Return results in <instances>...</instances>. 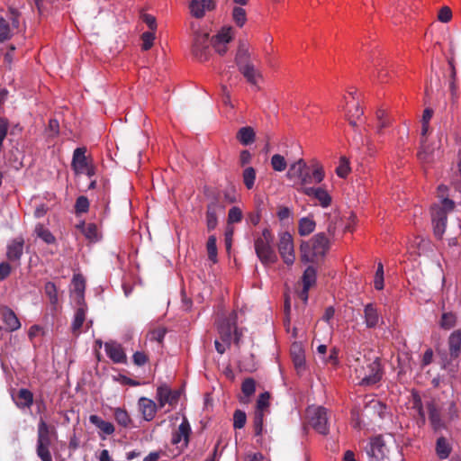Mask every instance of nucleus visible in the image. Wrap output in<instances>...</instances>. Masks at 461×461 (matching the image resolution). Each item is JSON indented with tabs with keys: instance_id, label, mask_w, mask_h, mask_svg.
Listing matches in <instances>:
<instances>
[{
	"instance_id": "obj_1",
	"label": "nucleus",
	"mask_w": 461,
	"mask_h": 461,
	"mask_svg": "<svg viewBox=\"0 0 461 461\" xmlns=\"http://www.w3.org/2000/svg\"><path fill=\"white\" fill-rule=\"evenodd\" d=\"M352 355L355 364L354 366L356 377L359 380L360 385H373L382 379L381 363L378 357L375 359L361 357V354Z\"/></svg>"
},
{
	"instance_id": "obj_2",
	"label": "nucleus",
	"mask_w": 461,
	"mask_h": 461,
	"mask_svg": "<svg viewBox=\"0 0 461 461\" xmlns=\"http://www.w3.org/2000/svg\"><path fill=\"white\" fill-rule=\"evenodd\" d=\"M274 236L268 228H265L262 235L255 240V252L264 266L274 264L277 261V255L272 247Z\"/></svg>"
},
{
	"instance_id": "obj_3",
	"label": "nucleus",
	"mask_w": 461,
	"mask_h": 461,
	"mask_svg": "<svg viewBox=\"0 0 461 461\" xmlns=\"http://www.w3.org/2000/svg\"><path fill=\"white\" fill-rule=\"evenodd\" d=\"M56 435L54 427H50L41 419L38 424L36 453L41 461H53L50 451L52 436Z\"/></svg>"
},
{
	"instance_id": "obj_4",
	"label": "nucleus",
	"mask_w": 461,
	"mask_h": 461,
	"mask_svg": "<svg viewBox=\"0 0 461 461\" xmlns=\"http://www.w3.org/2000/svg\"><path fill=\"white\" fill-rule=\"evenodd\" d=\"M455 203L448 199L444 198L442 201V206L434 205L431 208V218L434 235L437 239L441 240L447 227V212L454 209Z\"/></svg>"
},
{
	"instance_id": "obj_5",
	"label": "nucleus",
	"mask_w": 461,
	"mask_h": 461,
	"mask_svg": "<svg viewBox=\"0 0 461 461\" xmlns=\"http://www.w3.org/2000/svg\"><path fill=\"white\" fill-rule=\"evenodd\" d=\"M310 425L320 434L328 435L330 429L328 425L327 409L321 406L312 407L307 410Z\"/></svg>"
},
{
	"instance_id": "obj_6",
	"label": "nucleus",
	"mask_w": 461,
	"mask_h": 461,
	"mask_svg": "<svg viewBox=\"0 0 461 461\" xmlns=\"http://www.w3.org/2000/svg\"><path fill=\"white\" fill-rule=\"evenodd\" d=\"M192 54L200 62L208 60L210 56L209 33L195 32L192 45Z\"/></svg>"
},
{
	"instance_id": "obj_7",
	"label": "nucleus",
	"mask_w": 461,
	"mask_h": 461,
	"mask_svg": "<svg viewBox=\"0 0 461 461\" xmlns=\"http://www.w3.org/2000/svg\"><path fill=\"white\" fill-rule=\"evenodd\" d=\"M277 248L284 262L287 266L293 265L295 256L293 237L289 232L285 231L279 234Z\"/></svg>"
},
{
	"instance_id": "obj_8",
	"label": "nucleus",
	"mask_w": 461,
	"mask_h": 461,
	"mask_svg": "<svg viewBox=\"0 0 461 461\" xmlns=\"http://www.w3.org/2000/svg\"><path fill=\"white\" fill-rule=\"evenodd\" d=\"M366 453L371 461H381L387 457L389 447L382 436H376L371 439Z\"/></svg>"
},
{
	"instance_id": "obj_9",
	"label": "nucleus",
	"mask_w": 461,
	"mask_h": 461,
	"mask_svg": "<svg viewBox=\"0 0 461 461\" xmlns=\"http://www.w3.org/2000/svg\"><path fill=\"white\" fill-rule=\"evenodd\" d=\"M233 33L231 27L222 28L215 36L211 40V44L215 51L223 56L227 50V44L232 40Z\"/></svg>"
},
{
	"instance_id": "obj_10",
	"label": "nucleus",
	"mask_w": 461,
	"mask_h": 461,
	"mask_svg": "<svg viewBox=\"0 0 461 461\" xmlns=\"http://www.w3.org/2000/svg\"><path fill=\"white\" fill-rule=\"evenodd\" d=\"M191 432L192 429L190 423L187 418L184 417L177 429L173 432L171 443L173 445H178L181 443L182 447H186L189 443Z\"/></svg>"
},
{
	"instance_id": "obj_11",
	"label": "nucleus",
	"mask_w": 461,
	"mask_h": 461,
	"mask_svg": "<svg viewBox=\"0 0 461 461\" xmlns=\"http://www.w3.org/2000/svg\"><path fill=\"white\" fill-rule=\"evenodd\" d=\"M324 176L323 167L316 164L312 171L310 167H307L305 171L303 172V176L300 177L299 181L302 187H304L309 184H320L324 179Z\"/></svg>"
},
{
	"instance_id": "obj_12",
	"label": "nucleus",
	"mask_w": 461,
	"mask_h": 461,
	"mask_svg": "<svg viewBox=\"0 0 461 461\" xmlns=\"http://www.w3.org/2000/svg\"><path fill=\"white\" fill-rule=\"evenodd\" d=\"M299 191L307 196L313 197L318 200L321 206L323 208L330 206L331 203V196L325 189L321 187L304 186L301 187Z\"/></svg>"
},
{
	"instance_id": "obj_13",
	"label": "nucleus",
	"mask_w": 461,
	"mask_h": 461,
	"mask_svg": "<svg viewBox=\"0 0 461 461\" xmlns=\"http://www.w3.org/2000/svg\"><path fill=\"white\" fill-rule=\"evenodd\" d=\"M104 350L108 357L114 363L125 364L127 357L121 344L110 341L104 344Z\"/></svg>"
},
{
	"instance_id": "obj_14",
	"label": "nucleus",
	"mask_w": 461,
	"mask_h": 461,
	"mask_svg": "<svg viewBox=\"0 0 461 461\" xmlns=\"http://www.w3.org/2000/svg\"><path fill=\"white\" fill-rule=\"evenodd\" d=\"M364 321L367 329H375L380 322H383V318L375 304L370 303L365 305Z\"/></svg>"
},
{
	"instance_id": "obj_15",
	"label": "nucleus",
	"mask_w": 461,
	"mask_h": 461,
	"mask_svg": "<svg viewBox=\"0 0 461 461\" xmlns=\"http://www.w3.org/2000/svg\"><path fill=\"white\" fill-rule=\"evenodd\" d=\"M24 240L22 237L15 238L7 245L6 258L9 261L20 264L23 254Z\"/></svg>"
},
{
	"instance_id": "obj_16",
	"label": "nucleus",
	"mask_w": 461,
	"mask_h": 461,
	"mask_svg": "<svg viewBox=\"0 0 461 461\" xmlns=\"http://www.w3.org/2000/svg\"><path fill=\"white\" fill-rule=\"evenodd\" d=\"M86 152V149L84 147L77 148L74 150L71 167L76 174H84L85 169L89 165Z\"/></svg>"
},
{
	"instance_id": "obj_17",
	"label": "nucleus",
	"mask_w": 461,
	"mask_h": 461,
	"mask_svg": "<svg viewBox=\"0 0 461 461\" xmlns=\"http://www.w3.org/2000/svg\"><path fill=\"white\" fill-rule=\"evenodd\" d=\"M73 285V297L76 304H84L85 301V289L86 280L80 274H76L72 278Z\"/></svg>"
},
{
	"instance_id": "obj_18",
	"label": "nucleus",
	"mask_w": 461,
	"mask_h": 461,
	"mask_svg": "<svg viewBox=\"0 0 461 461\" xmlns=\"http://www.w3.org/2000/svg\"><path fill=\"white\" fill-rule=\"evenodd\" d=\"M312 249L314 256H324L330 248V240L324 232L315 234L312 240Z\"/></svg>"
},
{
	"instance_id": "obj_19",
	"label": "nucleus",
	"mask_w": 461,
	"mask_h": 461,
	"mask_svg": "<svg viewBox=\"0 0 461 461\" xmlns=\"http://www.w3.org/2000/svg\"><path fill=\"white\" fill-rule=\"evenodd\" d=\"M157 396L161 406H164L166 403L173 405L177 402L179 393L176 391H172L167 385L163 384L158 387Z\"/></svg>"
},
{
	"instance_id": "obj_20",
	"label": "nucleus",
	"mask_w": 461,
	"mask_h": 461,
	"mask_svg": "<svg viewBox=\"0 0 461 461\" xmlns=\"http://www.w3.org/2000/svg\"><path fill=\"white\" fill-rule=\"evenodd\" d=\"M252 63L251 55L249 52V45L245 41H240L238 50L235 55V64L238 69L246 67Z\"/></svg>"
},
{
	"instance_id": "obj_21",
	"label": "nucleus",
	"mask_w": 461,
	"mask_h": 461,
	"mask_svg": "<svg viewBox=\"0 0 461 461\" xmlns=\"http://www.w3.org/2000/svg\"><path fill=\"white\" fill-rule=\"evenodd\" d=\"M236 326V313H232L229 318L224 320L219 326V332L221 334V339L224 342H227L229 345L230 343V340L232 339V333L234 330V327Z\"/></svg>"
},
{
	"instance_id": "obj_22",
	"label": "nucleus",
	"mask_w": 461,
	"mask_h": 461,
	"mask_svg": "<svg viewBox=\"0 0 461 461\" xmlns=\"http://www.w3.org/2000/svg\"><path fill=\"white\" fill-rule=\"evenodd\" d=\"M89 421L100 430L99 436L102 438H105V436L112 435L115 430V428L112 422L104 420L98 415H90Z\"/></svg>"
},
{
	"instance_id": "obj_23",
	"label": "nucleus",
	"mask_w": 461,
	"mask_h": 461,
	"mask_svg": "<svg viewBox=\"0 0 461 461\" xmlns=\"http://www.w3.org/2000/svg\"><path fill=\"white\" fill-rule=\"evenodd\" d=\"M429 123H421V140H420V149L417 156L418 158L424 163H430L433 160L432 151L429 147L425 146V137L429 131Z\"/></svg>"
},
{
	"instance_id": "obj_24",
	"label": "nucleus",
	"mask_w": 461,
	"mask_h": 461,
	"mask_svg": "<svg viewBox=\"0 0 461 461\" xmlns=\"http://www.w3.org/2000/svg\"><path fill=\"white\" fill-rule=\"evenodd\" d=\"M77 308L75 312L74 319L71 324L72 333L76 336H77L81 331V328L86 321V315L87 311L86 303L77 304Z\"/></svg>"
},
{
	"instance_id": "obj_25",
	"label": "nucleus",
	"mask_w": 461,
	"mask_h": 461,
	"mask_svg": "<svg viewBox=\"0 0 461 461\" xmlns=\"http://www.w3.org/2000/svg\"><path fill=\"white\" fill-rule=\"evenodd\" d=\"M1 315L2 320L6 325L8 330L15 331L21 328V322L11 308L7 306L3 307L1 310Z\"/></svg>"
},
{
	"instance_id": "obj_26",
	"label": "nucleus",
	"mask_w": 461,
	"mask_h": 461,
	"mask_svg": "<svg viewBox=\"0 0 461 461\" xmlns=\"http://www.w3.org/2000/svg\"><path fill=\"white\" fill-rule=\"evenodd\" d=\"M13 398L19 409L30 408L33 404V393L26 388H21Z\"/></svg>"
},
{
	"instance_id": "obj_27",
	"label": "nucleus",
	"mask_w": 461,
	"mask_h": 461,
	"mask_svg": "<svg viewBox=\"0 0 461 461\" xmlns=\"http://www.w3.org/2000/svg\"><path fill=\"white\" fill-rule=\"evenodd\" d=\"M447 344L450 357H458L461 351V330H456L449 335Z\"/></svg>"
},
{
	"instance_id": "obj_28",
	"label": "nucleus",
	"mask_w": 461,
	"mask_h": 461,
	"mask_svg": "<svg viewBox=\"0 0 461 461\" xmlns=\"http://www.w3.org/2000/svg\"><path fill=\"white\" fill-rule=\"evenodd\" d=\"M427 408L429 411V419L432 428L435 430H439L445 428V423L441 419L440 411L438 409L436 404L433 402H429L427 404Z\"/></svg>"
},
{
	"instance_id": "obj_29",
	"label": "nucleus",
	"mask_w": 461,
	"mask_h": 461,
	"mask_svg": "<svg viewBox=\"0 0 461 461\" xmlns=\"http://www.w3.org/2000/svg\"><path fill=\"white\" fill-rule=\"evenodd\" d=\"M257 382L252 377H247L241 384L242 396L240 397V402L242 403H249L250 397L256 392Z\"/></svg>"
},
{
	"instance_id": "obj_30",
	"label": "nucleus",
	"mask_w": 461,
	"mask_h": 461,
	"mask_svg": "<svg viewBox=\"0 0 461 461\" xmlns=\"http://www.w3.org/2000/svg\"><path fill=\"white\" fill-rule=\"evenodd\" d=\"M376 118V133L381 135L384 133V130L390 127L392 124V118L384 109H378L375 113Z\"/></svg>"
},
{
	"instance_id": "obj_31",
	"label": "nucleus",
	"mask_w": 461,
	"mask_h": 461,
	"mask_svg": "<svg viewBox=\"0 0 461 461\" xmlns=\"http://www.w3.org/2000/svg\"><path fill=\"white\" fill-rule=\"evenodd\" d=\"M140 408L141 410L143 418L146 420H151L157 412V407L152 400L142 397L139 401Z\"/></svg>"
},
{
	"instance_id": "obj_32",
	"label": "nucleus",
	"mask_w": 461,
	"mask_h": 461,
	"mask_svg": "<svg viewBox=\"0 0 461 461\" xmlns=\"http://www.w3.org/2000/svg\"><path fill=\"white\" fill-rule=\"evenodd\" d=\"M239 71L246 78L248 83L252 86H256L258 84V78L261 77L260 72L256 68L253 62L244 68H241Z\"/></svg>"
},
{
	"instance_id": "obj_33",
	"label": "nucleus",
	"mask_w": 461,
	"mask_h": 461,
	"mask_svg": "<svg viewBox=\"0 0 461 461\" xmlns=\"http://www.w3.org/2000/svg\"><path fill=\"white\" fill-rule=\"evenodd\" d=\"M307 167L308 166L306 165L305 161L303 158H300L290 166L286 176L289 179H300V177L303 176V172L305 171Z\"/></svg>"
},
{
	"instance_id": "obj_34",
	"label": "nucleus",
	"mask_w": 461,
	"mask_h": 461,
	"mask_svg": "<svg viewBox=\"0 0 461 461\" xmlns=\"http://www.w3.org/2000/svg\"><path fill=\"white\" fill-rule=\"evenodd\" d=\"M237 139L242 145L248 146L254 142L255 131L249 126L242 127L237 132Z\"/></svg>"
},
{
	"instance_id": "obj_35",
	"label": "nucleus",
	"mask_w": 461,
	"mask_h": 461,
	"mask_svg": "<svg viewBox=\"0 0 461 461\" xmlns=\"http://www.w3.org/2000/svg\"><path fill=\"white\" fill-rule=\"evenodd\" d=\"M216 203H211L207 205V210L205 213L206 217V226L209 231L214 230L217 226L218 220L216 214Z\"/></svg>"
},
{
	"instance_id": "obj_36",
	"label": "nucleus",
	"mask_w": 461,
	"mask_h": 461,
	"mask_svg": "<svg viewBox=\"0 0 461 461\" xmlns=\"http://www.w3.org/2000/svg\"><path fill=\"white\" fill-rule=\"evenodd\" d=\"M113 416L116 422L123 428H129L132 423V420L125 409L115 408L113 410Z\"/></svg>"
},
{
	"instance_id": "obj_37",
	"label": "nucleus",
	"mask_w": 461,
	"mask_h": 461,
	"mask_svg": "<svg viewBox=\"0 0 461 461\" xmlns=\"http://www.w3.org/2000/svg\"><path fill=\"white\" fill-rule=\"evenodd\" d=\"M35 234L38 238L42 240L47 244H54L56 242L55 236L50 232V230L45 228L42 224L38 223L34 230Z\"/></svg>"
},
{
	"instance_id": "obj_38",
	"label": "nucleus",
	"mask_w": 461,
	"mask_h": 461,
	"mask_svg": "<svg viewBox=\"0 0 461 461\" xmlns=\"http://www.w3.org/2000/svg\"><path fill=\"white\" fill-rule=\"evenodd\" d=\"M44 292L53 309H56L59 303L58 289L56 285L53 282H47L44 285Z\"/></svg>"
},
{
	"instance_id": "obj_39",
	"label": "nucleus",
	"mask_w": 461,
	"mask_h": 461,
	"mask_svg": "<svg viewBox=\"0 0 461 461\" xmlns=\"http://www.w3.org/2000/svg\"><path fill=\"white\" fill-rule=\"evenodd\" d=\"M316 269L312 266H309L303 272L302 276L303 286L310 289L316 283Z\"/></svg>"
},
{
	"instance_id": "obj_40",
	"label": "nucleus",
	"mask_w": 461,
	"mask_h": 461,
	"mask_svg": "<svg viewBox=\"0 0 461 461\" xmlns=\"http://www.w3.org/2000/svg\"><path fill=\"white\" fill-rule=\"evenodd\" d=\"M315 221L308 217L302 218L298 224V232L301 236L311 234L315 229Z\"/></svg>"
},
{
	"instance_id": "obj_41",
	"label": "nucleus",
	"mask_w": 461,
	"mask_h": 461,
	"mask_svg": "<svg viewBox=\"0 0 461 461\" xmlns=\"http://www.w3.org/2000/svg\"><path fill=\"white\" fill-rule=\"evenodd\" d=\"M80 227L82 228V232L88 240L95 242L99 240V231L95 223H82V226Z\"/></svg>"
},
{
	"instance_id": "obj_42",
	"label": "nucleus",
	"mask_w": 461,
	"mask_h": 461,
	"mask_svg": "<svg viewBox=\"0 0 461 461\" xmlns=\"http://www.w3.org/2000/svg\"><path fill=\"white\" fill-rule=\"evenodd\" d=\"M436 451L439 458L446 459L448 457L451 447L444 437H440L437 439Z\"/></svg>"
},
{
	"instance_id": "obj_43",
	"label": "nucleus",
	"mask_w": 461,
	"mask_h": 461,
	"mask_svg": "<svg viewBox=\"0 0 461 461\" xmlns=\"http://www.w3.org/2000/svg\"><path fill=\"white\" fill-rule=\"evenodd\" d=\"M232 19L238 27H243L247 22V13L245 9L241 6L233 7Z\"/></svg>"
},
{
	"instance_id": "obj_44",
	"label": "nucleus",
	"mask_w": 461,
	"mask_h": 461,
	"mask_svg": "<svg viewBox=\"0 0 461 461\" xmlns=\"http://www.w3.org/2000/svg\"><path fill=\"white\" fill-rule=\"evenodd\" d=\"M301 251V260L307 263L313 260L316 257L313 255V250L312 249L311 241H303L300 246Z\"/></svg>"
},
{
	"instance_id": "obj_45",
	"label": "nucleus",
	"mask_w": 461,
	"mask_h": 461,
	"mask_svg": "<svg viewBox=\"0 0 461 461\" xmlns=\"http://www.w3.org/2000/svg\"><path fill=\"white\" fill-rule=\"evenodd\" d=\"M265 413L261 411H255L253 419V429L256 437L261 436L264 429Z\"/></svg>"
},
{
	"instance_id": "obj_46",
	"label": "nucleus",
	"mask_w": 461,
	"mask_h": 461,
	"mask_svg": "<svg viewBox=\"0 0 461 461\" xmlns=\"http://www.w3.org/2000/svg\"><path fill=\"white\" fill-rule=\"evenodd\" d=\"M216 237L215 235H211L208 238L207 243H206V249L208 254V258L212 262H217V246H216Z\"/></svg>"
},
{
	"instance_id": "obj_47",
	"label": "nucleus",
	"mask_w": 461,
	"mask_h": 461,
	"mask_svg": "<svg viewBox=\"0 0 461 461\" xmlns=\"http://www.w3.org/2000/svg\"><path fill=\"white\" fill-rule=\"evenodd\" d=\"M456 316L453 312H444L441 315V319L439 321L440 328L444 330H450L456 326Z\"/></svg>"
},
{
	"instance_id": "obj_48",
	"label": "nucleus",
	"mask_w": 461,
	"mask_h": 461,
	"mask_svg": "<svg viewBox=\"0 0 461 461\" xmlns=\"http://www.w3.org/2000/svg\"><path fill=\"white\" fill-rule=\"evenodd\" d=\"M243 182L248 189H252L256 180V170L252 167H249L243 171Z\"/></svg>"
},
{
	"instance_id": "obj_49",
	"label": "nucleus",
	"mask_w": 461,
	"mask_h": 461,
	"mask_svg": "<svg viewBox=\"0 0 461 461\" xmlns=\"http://www.w3.org/2000/svg\"><path fill=\"white\" fill-rule=\"evenodd\" d=\"M292 357L294 366L296 369H301L304 366V355L302 348L298 346H294L292 349Z\"/></svg>"
},
{
	"instance_id": "obj_50",
	"label": "nucleus",
	"mask_w": 461,
	"mask_h": 461,
	"mask_svg": "<svg viewBox=\"0 0 461 461\" xmlns=\"http://www.w3.org/2000/svg\"><path fill=\"white\" fill-rule=\"evenodd\" d=\"M12 37V32L9 25V23L0 17V42H5L10 40Z\"/></svg>"
},
{
	"instance_id": "obj_51",
	"label": "nucleus",
	"mask_w": 461,
	"mask_h": 461,
	"mask_svg": "<svg viewBox=\"0 0 461 461\" xmlns=\"http://www.w3.org/2000/svg\"><path fill=\"white\" fill-rule=\"evenodd\" d=\"M271 166L275 171L282 172L286 168L287 164L282 155L275 154L271 158Z\"/></svg>"
},
{
	"instance_id": "obj_52",
	"label": "nucleus",
	"mask_w": 461,
	"mask_h": 461,
	"mask_svg": "<svg viewBox=\"0 0 461 461\" xmlns=\"http://www.w3.org/2000/svg\"><path fill=\"white\" fill-rule=\"evenodd\" d=\"M189 9L193 16L195 18H203L205 14V10L201 5V2L199 0H192L189 3Z\"/></svg>"
},
{
	"instance_id": "obj_53",
	"label": "nucleus",
	"mask_w": 461,
	"mask_h": 461,
	"mask_svg": "<svg viewBox=\"0 0 461 461\" xmlns=\"http://www.w3.org/2000/svg\"><path fill=\"white\" fill-rule=\"evenodd\" d=\"M247 421V415L245 411L241 410H236L233 413V427L234 429H242L244 428Z\"/></svg>"
},
{
	"instance_id": "obj_54",
	"label": "nucleus",
	"mask_w": 461,
	"mask_h": 461,
	"mask_svg": "<svg viewBox=\"0 0 461 461\" xmlns=\"http://www.w3.org/2000/svg\"><path fill=\"white\" fill-rule=\"evenodd\" d=\"M269 399H270V393L268 392H264L259 394L257 404H256V411H261L262 412L265 411L266 409L269 406Z\"/></svg>"
},
{
	"instance_id": "obj_55",
	"label": "nucleus",
	"mask_w": 461,
	"mask_h": 461,
	"mask_svg": "<svg viewBox=\"0 0 461 461\" xmlns=\"http://www.w3.org/2000/svg\"><path fill=\"white\" fill-rule=\"evenodd\" d=\"M89 209V201L87 197L81 195L77 197L75 203V211L77 214L86 212Z\"/></svg>"
},
{
	"instance_id": "obj_56",
	"label": "nucleus",
	"mask_w": 461,
	"mask_h": 461,
	"mask_svg": "<svg viewBox=\"0 0 461 461\" xmlns=\"http://www.w3.org/2000/svg\"><path fill=\"white\" fill-rule=\"evenodd\" d=\"M167 329L164 327H158L149 332V339L151 341H157L159 344L163 342L165 335L167 334Z\"/></svg>"
},
{
	"instance_id": "obj_57",
	"label": "nucleus",
	"mask_w": 461,
	"mask_h": 461,
	"mask_svg": "<svg viewBox=\"0 0 461 461\" xmlns=\"http://www.w3.org/2000/svg\"><path fill=\"white\" fill-rule=\"evenodd\" d=\"M367 409H371L374 411L377 412L380 418H384V412L386 410V406L378 400H372L367 405Z\"/></svg>"
},
{
	"instance_id": "obj_58",
	"label": "nucleus",
	"mask_w": 461,
	"mask_h": 461,
	"mask_svg": "<svg viewBox=\"0 0 461 461\" xmlns=\"http://www.w3.org/2000/svg\"><path fill=\"white\" fill-rule=\"evenodd\" d=\"M242 217V211L239 207H231L228 212V223L240 222L241 221Z\"/></svg>"
},
{
	"instance_id": "obj_59",
	"label": "nucleus",
	"mask_w": 461,
	"mask_h": 461,
	"mask_svg": "<svg viewBox=\"0 0 461 461\" xmlns=\"http://www.w3.org/2000/svg\"><path fill=\"white\" fill-rule=\"evenodd\" d=\"M142 50H149L152 46L155 40L154 32H145L141 34Z\"/></svg>"
},
{
	"instance_id": "obj_60",
	"label": "nucleus",
	"mask_w": 461,
	"mask_h": 461,
	"mask_svg": "<svg viewBox=\"0 0 461 461\" xmlns=\"http://www.w3.org/2000/svg\"><path fill=\"white\" fill-rule=\"evenodd\" d=\"M350 171L348 161L346 158H341L339 167L336 168V173L339 177L345 178Z\"/></svg>"
},
{
	"instance_id": "obj_61",
	"label": "nucleus",
	"mask_w": 461,
	"mask_h": 461,
	"mask_svg": "<svg viewBox=\"0 0 461 461\" xmlns=\"http://www.w3.org/2000/svg\"><path fill=\"white\" fill-rule=\"evenodd\" d=\"M412 409L416 410L417 413L421 417L422 420L425 419L421 399L417 393H412Z\"/></svg>"
},
{
	"instance_id": "obj_62",
	"label": "nucleus",
	"mask_w": 461,
	"mask_h": 461,
	"mask_svg": "<svg viewBox=\"0 0 461 461\" xmlns=\"http://www.w3.org/2000/svg\"><path fill=\"white\" fill-rule=\"evenodd\" d=\"M9 128V122L8 120L5 118L0 119V153L3 149V143L5 139L6 138L7 132Z\"/></svg>"
},
{
	"instance_id": "obj_63",
	"label": "nucleus",
	"mask_w": 461,
	"mask_h": 461,
	"mask_svg": "<svg viewBox=\"0 0 461 461\" xmlns=\"http://www.w3.org/2000/svg\"><path fill=\"white\" fill-rule=\"evenodd\" d=\"M444 417L449 420L457 417V408L455 402L451 401L447 402V407L444 411Z\"/></svg>"
},
{
	"instance_id": "obj_64",
	"label": "nucleus",
	"mask_w": 461,
	"mask_h": 461,
	"mask_svg": "<svg viewBox=\"0 0 461 461\" xmlns=\"http://www.w3.org/2000/svg\"><path fill=\"white\" fill-rule=\"evenodd\" d=\"M133 363L138 366H144L148 361V356L142 351H136L132 356Z\"/></svg>"
}]
</instances>
